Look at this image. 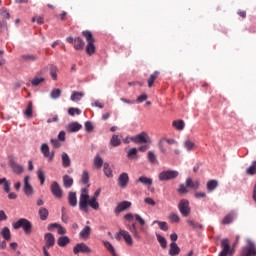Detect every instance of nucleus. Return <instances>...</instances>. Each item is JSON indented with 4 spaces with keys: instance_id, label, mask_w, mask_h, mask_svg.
<instances>
[{
    "instance_id": "1",
    "label": "nucleus",
    "mask_w": 256,
    "mask_h": 256,
    "mask_svg": "<svg viewBox=\"0 0 256 256\" xmlns=\"http://www.w3.org/2000/svg\"><path fill=\"white\" fill-rule=\"evenodd\" d=\"M89 207L94 209V211H98L99 202L97 201V198L91 197L89 199V191L86 188H83L80 193L79 209L83 213H89Z\"/></svg>"
},
{
    "instance_id": "2",
    "label": "nucleus",
    "mask_w": 256,
    "mask_h": 256,
    "mask_svg": "<svg viewBox=\"0 0 256 256\" xmlns=\"http://www.w3.org/2000/svg\"><path fill=\"white\" fill-rule=\"evenodd\" d=\"M12 227L15 230L23 229V231H24V233H26V235H31V231L33 229V224L28 219L21 218L18 221L14 222L12 224Z\"/></svg>"
},
{
    "instance_id": "3",
    "label": "nucleus",
    "mask_w": 256,
    "mask_h": 256,
    "mask_svg": "<svg viewBox=\"0 0 256 256\" xmlns=\"http://www.w3.org/2000/svg\"><path fill=\"white\" fill-rule=\"evenodd\" d=\"M82 35L88 43L86 46V53L88 55H93V53H95V38L93 37V33L89 30H85L82 32Z\"/></svg>"
},
{
    "instance_id": "4",
    "label": "nucleus",
    "mask_w": 256,
    "mask_h": 256,
    "mask_svg": "<svg viewBox=\"0 0 256 256\" xmlns=\"http://www.w3.org/2000/svg\"><path fill=\"white\" fill-rule=\"evenodd\" d=\"M124 219L129 222L135 219V221H137V223H139V225L141 226L140 231H142V233H147V228H145V219H143L141 215L139 214L133 215L132 213H127L125 214Z\"/></svg>"
},
{
    "instance_id": "5",
    "label": "nucleus",
    "mask_w": 256,
    "mask_h": 256,
    "mask_svg": "<svg viewBox=\"0 0 256 256\" xmlns=\"http://www.w3.org/2000/svg\"><path fill=\"white\" fill-rule=\"evenodd\" d=\"M179 177V171L177 170H164L159 173V181H171Z\"/></svg>"
},
{
    "instance_id": "6",
    "label": "nucleus",
    "mask_w": 256,
    "mask_h": 256,
    "mask_svg": "<svg viewBox=\"0 0 256 256\" xmlns=\"http://www.w3.org/2000/svg\"><path fill=\"white\" fill-rule=\"evenodd\" d=\"M221 251L218 256H233L234 249L231 248V245L229 244V239L224 238L221 240Z\"/></svg>"
},
{
    "instance_id": "7",
    "label": "nucleus",
    "mask_w": 256,
    "mask_h": 256,
    "mask_svg": "<svg viewBox=\"0 0 256 256\" xmlns=\"http://www.w3.org/2000/svg\"><path fill=\"white\" fill-rule=\"evenodd\" d=\"M247 245L242 248L241 256H255L256 246L255 243L249 239L246 240Z\"/></svg>"
},
{
    "instance_id": "8",
    "label": "nucleus",
    "mask_w": 256,
    "mask_h": 256,
    "mask_svg": "<svg viewBox=\"0 0 256 256\" xmlns=\"http://www.w3.org/2000/svg\"><path fill=\"white\" fill-rule=\"evenodd\" d=\"M178 209L182 215V217H189L191 215V206L189 204V200L182 199L178 204Z\"/></svg>"
},
{
    "instance_id": "9",
    "label": "nucleus",
    "mask_w": 256,
    "mask_h": 256,
    "mask_svg": "<svg viewBox=\"0 0 256 256\" xmlns=\"http://www.w3.org/2000/svg\"><path fill=\"white\" fill-rule=\"evenodd\" d=\"M134 143L136 145H143V143H146V145H151V137H149L147 132H141L134 135Z\"/></svg>"
},
{
    "instance_id": "10",
    "label": "nucleus",
    "mask_w": 256,
    "mask_h": 256,
    "mask_svg": "<svg viewBox=\"0 0 256 256\" xmlns=\"http://www.w3.org/2000/svg\"><path fill=\"white\" fill-rule=\"evenodd\" d=\"M40 152L42 153L43 157L47 159L50 163L55 159V151H51L49 148V144L42 143L40 146Z\"/></svg>"
},
{
    "instance_id": "11",
    "label": "nucleus",
    "mask_w": 256,
    "mask_h": 256,
    "mask_svg": "<svg viewBox=\"0 0 256 256\" xmlns=\"http://www.w3.org/2000/svg\"><path fill=\"white\" fill-rule=\"evenodd\" d=\"M50 191L56 199L63 197V190L57 181H54L50 186Z\"/></svg>"
},
{
    "instance_id": "12",
    "label": "nucleus",
    "mask_w": 256,
    "mask_h": 256,
    "mask_svg": "<svg viewBox=\"0 0 256 256\" xmlns=\"http://www.w3.org/2000/svg\"><path fill=\"white\" fill-rule=\"evenodd\" d=\"M91 251V248L83 242L76 244L73 248L74 255H79V253H91Z\"/></svg>"
},
{
    "instance_id": "13",
    "label": "nucleus",
    "mask_w": 256,
    "mask_h": 256,
    "mask_svg": "<svg viewBox=\"0 0 256 256\" xmlns=\"http://www.w3.org/2000/svg\"><path fill=\"white\" fill-rule=\"evenodd\" d=\"M129 207H131L130 201H122L117 204L116 208L114 209V213H116V215H119V213H123V211H127Z\"/></svg>"
},
{
    "instance_id": "14",
    "label": "nucleus",
    "mask_w": 256,
    "mask_h": 256,
    "mask_svg": "<svg viewBox=\"0 0 256 256\" xmlns=\"http://www.w3.org/2000/svg\"><path fill=\"white\" fill-rule=\"evenodd\" d=\"M119 235H121V237H123V239L125 240V242L127 243V245H133V237L131 236V234L126 231V230H120L119 233L116 236V239H121L119 237Z\"/></svg>"
},
{
    "instance_id": "15",
    "label": "nucleus",
    "mask_w": 256,
    "mask_h": 256,
    "mask_svg": "<svg viewBox=\"0 0 256 256\" xmlns=\"http://www.w3.org/2000/svg\"><path fill=\"white\" fill-rule=\"evenodd\" d=\"M44 241H45V246H43V249L46 248V251L47 249H50V247H53L55 245V236L51 233H46L44 235Z\"/></svg>"
},
{
    "instance_id": "16",
    "label": "nucleus",
    "mask_w": 256,
    "mask_h": 256,
    "mask_svg": "<svg viewBox=\"0 0 256 256\" xmlns=\"http://www.w3.org/2000/svg\"><path fill=\"white\" fill-rule=\"evenodd\" d=\"M129 183V174L126 172H123L118 177V185L121 187V189H125Z\"/></svg>"
},
{
    "instance_id": "17",
    "label": "nucleus",
    "mask_w": 256,
    "mask_h": 256,
    "mask_svg": "<svg viewBox=\"0 0 256 256\" xmlns=\"http://www.w3.org/2000/svg\"><path fill=\"white\" fill-rule=\"evenodd\" d=\"M9 166L11 167V169L15 173V175H21V173H23V171H24L23 165L15 162V160H10Z\"/></svg>"
},
{
    "instance_id": "18",
    "label": "nucleus",
    "mask_w": 256,
    "mask_h": 256,
    "mask_svg": "<svg viewBox=\"0 0 256 256\" xmlns=\"http://www.w3.org/2000/svg\"><path fill=\"white\" fill-rule=\"evenodd\" d=\"M37 59H39L37 54H23L20 56V61H22V63H35Z\"/></svg>"
},
{
    "instance_id": "19",
    "label": "nucleus",
    "mask_w": 256,
    "mask_h": 256,
    "mask_svg": "<svg viewBox=\"0 0 256 256\" xmlns=\"http://www.w3.org/2000/svg\"><path fill=\"white\" fill-rule=\"evenodd\" d=\"M48 231H53V229H57L58 235H65L67 230L61 226L59 223H51L47 226Z\"/></svg>"
},
{
    "instance_id": "20",
    "label": "nucleus",
    "mask_w": 256,
    "mask_h": 256,
    "mask_svg": "<svg viewBox=\"0 0 256 256\" xmlns=\"http://www.w3.org/2000/svg\"><path fill=\"white\" fill-rule=\"evenodd\" d=\"M139 183L145 185L146 187H151V185H153V179L147 176H140L135 180V185H139Z\"/></svg>"
},
{
    "instance_id": "21",
    "label": "nucleus",
    "mask_w": 256,
    "mask_h": 256,
    "mask_svg": "<svg viewBox=\"0 0 256 256\" xmlns=\"http://www.w3.org/2000/svg\"><path fill=\"white\" fill-rule=\"evenodd\" d=\"M83 129V125H81L79 122H71L67 126L68 133H78V131H81Z\"/></svg>"
},
{
    "instance_id": "22",
    "label": "nucleus",
    "mask_w": 256,
    "mask_h": 256,
    "mask_svg": "<svg viewBox=\"0 0 256 256\" xmlns=\"http://www.w3.org/2000/svg\"><path fill=\"white\" fill-rule=\"evenodd\" d=\"M29 179H30L29 176L24 177V188H23L25 195H27L28 197L30 195H33V186L30 185Z\"/></svg>"
},
{
    "instance_id": "23",
    "label": "nucleus",
    "mask_w": 256,
    "mask_h": 256,
    "mask_svg": "<svg viewBox=\"0 0 256 256\" xmlns=\"http://www.w3.org/2000/svg\"><path fill=\"white\" fill-rule=\"evenodd\" d=\"M181 253V248L177 245V242L170 243L169 255L170 256H177Z\"/></svg>"
},
{
    "instance_id": "24",
    "label": "nucleus",
    "mask_w": 256,
    "mask_h": 256,
    "mask_svg": "<svg viewBox=\"0 0 256 256\" xmlns=\"http://www.w3.org/2000/svg\"><path fill=\"white\" fill-rule=\"evenodd\" d=\"M61 159H62V167H64V169L71 167V158L69 157V154H67L66 152H63L61 155Z\"/></svg>"
},
{
    "instance_id": "25",
    "label": "nucleus",
    "mask_w": 256,
    "mask_h": 256,
    "mask_svg": "<svg viewBox=\"0 0 256 256\" xmlns=\"http://www.w3.org/2000/svg\"><path fill=\"white\" fill-rule=\"evenodd\" d=\"M68 203L70 207H77V193L69 192L68 193Z\"/></svg>"
},
{
    "instance_id": "26",
    "label": "nucleus",
    "mask_w": 256,
    "mask_h": 256,
    "mask_svg": "<svg viewBox=\"0 0 256 256\" xmlns=\"http://www.w3.org/2000/svg\"><path fill=\"white\" fill-rule=\"evenodd\" d=\"M237 217V213L235 211L230 212L227 214L224 219L222 220V225H229Z\"/></svg>"
},
{
    "instance_id": "27",
    "label": "nucleus",
    "mask_w": 256,
    "mask_h": 256,
    "mask_svg": "<svg viewBox=\"0 0 256 256\" xmlns=\"http://www.w3.org/2000/svg\"><path fill=\"white\" fill-rule=\"evenodd\" d=\"M73 177L69 176V175H64L63 176V185L65 187V189H71L73 187Z\"/></svg>"
},
{
    "instance_id": "28",
    "label": "nucleus",
    "mask_w": 256,
    "mask_h": 256,
    "mask_svg": "<svg viewBox=\"0 0 256 256\" xmlns=\"http://www.w3.org/2000/svg\"><path fill=\"white\" fill-rule=\"evenodd\" d=\"M83 47H85V42L81 37H77L74 39V49L76 51H83Z\"/></svg>"
},
{
    "instance_id": "29",
    "label": "nucleus",
    "mask_w": 256,
    "mask_h": 256,
    "mask_svg": "<svg viewBox=\"0 0 256 256\" xmlns=\"http://www.w3.org/2000/svg\"><path fill=\"white\" fill-rule=\"evenodd\" d=\"M91 235V227L85 226L79 233L80 239H89V236Z\"/></svg>"
},
{
    "instance_id": "30",
    "label": "nucleus",
    "mask_w": 256,
    "mask_h": 256,
    "mask_svg": "<svg viewBox=\"0 0 256 256\" xmlns=\"http://www.w3.org/2000/svg\"><path fill=\"white\" fill-rule=\"evenodd\" d=\"M183 147L188 153H191V151L195 149V142H193L190 139H187L183 142Z\"/></svg>"
},
{
    "instance_id": "31",
    "label": "nucleus",
    "mask_w": 256,
    "mask_h": 256,
    "mask_svg": "<svg viewBox=\"0 0 256 256\" xmlns=\"http://www.w3.org/2000/svg\"><path fill=\"white\" fill-rule=\"evenodd\" d=\"M38 214L41 221H47V219H49V210L45 207H41Z\"/></svg>"
},
{
    "instance_id": "32",
    "label": "nucleus",
    "mask_w": 256,
    "mask_h": 256,
    "mask_svg": "<svg viewBox=\"0 0 256 256\" xmlns=\"http://www.w3.org/2000/svg\"><path fill=\"white\" fill-rule=\"evenodd\" d=\"M84 96H85V94L83 92L73 91L70 96V99L74 103H77L78 101H81V99H83Z\"/></svg>"
},
{
    "instance_id": "33",
    "label": "nucleus",
    "mask_w": 256,
    "mask_h": 256,
    "mask_svg": "<svg viewBox=\"0 0 256 256\" xmlns=\"http://www.w3.org/2000/svg\"><path fill=\"white\" fill-rule=\"evenodd\" d=\"M0 235L5 241H11V230L9 229V227L2 228Z\"/></svg>"
},
{
    "instance_id": "34",
    "label": "nucleus",
    "mask_w": 256,
    "mask_h": 256,
    "mask_svg": "<svg viewBox=\"0 0 256 256\" xmlns=\"http://www.w3.org/2000/svg\"><path fill=\"white\" fill-rule=\"evenodd\" d=\"M186 187H189L190 189H193V191H197L199 189V182L193 181L191 178L186 179Z\"/></svg>"
},
{
    "instance_id": "35",
    "label": "nucleus",
    "mask_w": 256,
    "mask_h": 256,
    "mask_svg": "<svg viewBox=\"0 0 256 256\" xmlns=\"http://www.w3.org/2000/svg\"><path fill=\"white\" fill-rule=\"evenodd\" d=\"M172 126L177 129V131H183L185 129V121L183 120H174Z\"/></svg>"
},
{
    "instance_id": "36",
    "label": "nucleus",
    "mask_w": 256,
    "mask_h": 256,
    "mask_svg": "<svg viewBox=\"0 0 256 256\" xmlns=\"http://www.w3.org/2000/svg\"><path fill=\"white\" fill-rule=\"evenodd\" d=\"M103 172L106 177L108 178L113 177V170L111 169V166L107 162H105L103 165Z\"/></svg>"
},
{
    "instance_id": "37",
    "label": "nucleus",
    "mask_w": 256,
    "mask_h": 256,
    "mask_svg": "<svg viewBox=\"0 0 256 256\" xmlns=\"http://www.w3.org/2000/svg\"><path fill=\"white\" fill-rule=\"evenodd\" d=\"M24 115L28 118L31 119L33 117V102H28V105L24 111Z\"/></svg>"
},
{
    "instance_id": "38",
    "label": "nucleus",
    "mask_w": 256,
    "mask_h": 256,
    "mask_svg": "<svg viewBox=\"0 0 256 256\" xmlns=\"http://www.w3.org/2000/svg\"><path fill=\"white\" fill-rule=\"evenodd\" d=\"M70 242L71 240L69 239V236H61L58 238L59 247H66Z\"/></svg>"
},
{
    "instance_id": "39",
    "label": "nucleus",
    "mask_w": 256,
    "mask_h": 256,
    "mask_svg": "<svg viewBox=\"0 0 256 256\" xmlns=\"http://www.w3.org/2000/svg\"><path fill=\"white\" fill-rule=\"evenodd\" d=\"M217 185H218L217 180H209L206 184V189L211 193L215 191V189H217Z\"/></svg>"
},
{
    "instance_id": "40",
    "label": "nucleus",
    "mask_w": 256,
    "mask_h": 256,
    "mask_svg": "<svg viewBox=\"0 0 256 256\" xmlns=\"http://www.w3.org/2000/svg\"><path fill=\"white\" fill-rule=\"evenodd\" d=\"M157 241L162 249H167V239L161 234H156Z\"/></svg>"
},
{
    "instance_id": "41",
    "label": "nucleus",
    "mask_w": 256,
    "mask_h": 256,
    "mask_svg": "<svg viewBox=\"0 0 256 256\" xmlns=\"http://www.w3.org/2000/svg\"><path fill=\"white\" fill-rule=\"evenodd\" d=\"M93 163H94V166L96 167V169H101V167H103V158H101V156L99 155H96L93 159Z\"/></svg>"
},
{
    "instance_id": "42",
    "label": "nucleus",
    "mask_w": 256,
    "mask_h": 256,
    "mask_svg": "<svg viewBox=\"0 0 256 256\" xmlns=\"http://www.w3.org/2000/svg\"><path fill=\"white\" fill-rule=\"evenodd\" d=\"M110 145L112 147H119L121 145V139H119V135H113L110 139Z\"/></svg>"
},
{
    "instance_id": "43",
    "label": "nucleus",
    "mask_w": 256,
    "mask_h": 256,
    "mask_svg": "<svg viewBox=\"0 0 256 256\" xmlns=\"http://www.w3.org/2000/svg\"><path fill=\"white\" fill-rule=\"evenodd\" d=\"M103 245L105 247V249H107V251H109V253H111V255H115V247H113V244H111V242L105 240L103 241Z\"/></svg>"
},
{
    "instance_id": "44",
    "label": "nucleus",
    "mask_w": 256,
    "mask_h": 256,
    "mask_svg": "<svg viewBox=\"0 0 256 256\" xmlns=\"http://www.w3.org/2000/svg\"><path fill=\"white\" fill-rule=\"evenodd\" d=\"M247 175H255L256 174V160L252 162V164L246 169Z\"/></svg>"
},
{
    "instance_id": "45",
    "label": "nucleus",
    "mask_w": 256,
    "mask_h": 256,
    "mask_svg": "<svg viewBox=\"0 0 256 256\" xmlns=\"http://www.w3.org/2000/svg\"><path fill=\"white\" fill-rule=\"evenodd\" d=\"M57 71H59V68H57V66L52 65L50 67V77L53 79V81H57Z\"/></svg>"
},
{
    "instance_id": "46",
    "label": "nucleus",
    "mask_w": 256,
    "mask_h": 256,
    "mask_svg": "<svg viewBox=\"0 0 256 256\" xmlns=\"http://www.w3.org/2000/svg\"><path fill=\"white\" fill-rule=\"evenodd\" d=\"M159 76V72L155 71L153 74L150 75L148 79V87H153V83H155V79Z\"/></svg>"
},
{
    "instance_id": "47",
    "label": "nucleus",
    "mask_w": 256,
    "mask_h": 256,
    "mask_svg": "<svg viewBox=\"0 0 256 256\" xmlns=\"http://www.w3.org/2000/svg\"><path fill=\"white\" fill-rule=\"evenodd\" d=\"M159 225V229H161V231H168L169 230V226L167 225V222H161V221H158V220H155L153 222V225Z\"/></svg>"
},
{
    "instance_id": "48",
    "label": "nucleus",
    "mask_w": 256,
    "mask_h": 256,
    "mask_svg": "<svg viewBox=\"0 0 256 256\" xmlns=\"http://www.w3.org/2000/svg\"><path fill=\"white\" fill-rule=\"evenodd\" d=\"M51 99H59L61 97V89L54 88L50 93Z\"/></svg>"
},
{
    "instance_id": "49",
    "label": "nucleus",
    "mask_w": 256,
    "mask_h": 256,
    "mask_svg": "<svg viewBox=\"0 0 256 256\" xmlns=\"http://www.w3.org/2000/svg\"><path fill=\"white\" fill-rule=\"evenodd\" d=\"M147 159L149 163H157V155L153 151H148L147 153Z\"/></svg>"
},
{
    "instance_id": "50",
    "label": "nucleus",
    "mask_w": 256,
    "mask_h": 256,
    "mask_svg": "<svg viewBox=\"0 0 256 256\" xmlns=\"http://www.w3.org/2000/svg\"><path fill=\"white\" fill-rule=\"evenodd\" d=\"M81 183H83V185H87V183H89V172L87 170L82 172Z\"/></svg>"
},
{
    "instance_id": "51",
    "label": "nucleus",
    "mask_w": 256,
    "mask_h": 256,
    "mask_svg": "<svg viewBox=\"0 0 256 256\" xmlns=\"http://www.w3.org/2000/svg\"><path fill=\"white\" fill-rule=\"evenodd\" d=\"M68 115H70V117H75V115H81V109L71 107L68 109Z\"/></svg>"
},
{
    "instance_id": "52",
    "label": "nucleus",
    "mask_w": 256,
    "mask_h": 256,
    "mask_svg": "<svg viewBox=\"0 0 256 256\" xmlns=\"http://www.w3.org/2000/svg\"><path fill=\"white\" fill-rule=\"evenodd\" d=\"M37 177L40 181V184L44 185L45 184V172H43V169H39L37 171Z\"/></svg>"
},
{
    "instance_id": "53",
    "label": "nucleus",
    "mask_w": 256,
    "mask_h": 256,
    "mask_svg": "<svg viewBox=\"0 0 256 256\" xmlns=\"http://www.w3.org/2000/svg\"><path fill=\"white\" fill-rule=\"evenodd\" d=\"M164 143H165V138L160 139L158 142V149L160 153L166 154L167 149H165Z\"/></svg>"
},
{
    "instance_id": "54",
    "label": "nucleus",
    "mask_w": 256,
    "mask_h": 256,
    "mask_svg": "<svg viewBox=\"0 0 256 256\" xmlns=\"http://www.w3.org/2000/svg\"><path fill=\"white\" fill-rule=\"evenodd\" d=\"M43 81H45V78H43V77H35L31 81V85H32V87H37V85H41V83H43Z\"/></svg>"
},
{
    "instance_id": "55",
    "label": "nucleus",
    "mask_w": 256,
    "mask_h": 256,
    "mask_svg": "<svg viewBox=\"0 0 256 256\" xmlns=\"http://www.w3.org/2000/svg\"><path fill=\"white\" fill-rule=\"evenodd\" d=\"M177 191L181 195H185V194L189 193V190L187 189V184L186 185L185 184H180Z\"/></svg>"
},
{
    "instance_id": "56",
    "label": "nucleus",
    "mask_w": 256,
    "mask_h": 256,
    "mask_svg": "<svg viewBox=\"0 0 256 256\" xmlns=\"http://www.w3.org/2000/svg\"><path fill=\"white\" fill-rule=\"evenodd\" d=\"M137 148H131L130 150H128L127 152V158L128 159H135V156L137 155Z\"/></svg>"
},
{
    "instance_id": "57",
    "label": "nucleus",
    "mask_w": 256,
    "mask_h": 256,
    "mask_svg": "<svg viewBox=\"0 0 256 256\" xmlns=\"http://www.w3.org/2000/svg\"><path fill=\"white\" fill-rule=\"evenodd\" d=\"M168 219L170 220L171 223H179L180 221L179 215H177L176 213H171L168 216Z\"/></svg>"
},
{
    "instance_id": "58",
    "label": "nucleus",
    "mask_w": 256,
    "mask_h": 256,
    "mask_svg": "<svg viewBox=\"0 0 256 256\" xmlns=\"http://www.w3.org/2000/svg\"><path fill=\"white\" fill-rule=\"evenodd\" d=\"M2 185H3V187H4L5 193H10V192H11V182H9V181L7 180V178H5V181L2 182Z\"/></svg>"
},
{
    "instance_id": "59",
    "label": "nucleus",
    "mask_w": 256,
    "mask_h": 256,
    "mask_svg": "<svg viewBox=\"0 0 256 256\" xmlns=\"http://www.w3.org/2000/svg\"><path fill=\"white\" fill-rule=\"evenodd\" d=\"M187 223L193 229H203V226L201 224H196L193 220H187Z\"/></svg>"
},
{
    "instance_id": "60",
    "label": "nucleus",
    "mask_w": 256,
    "mask_h": 256,
    "mask_svg": "<svg viewBox=\"0 0 256 256\" xmlns=\"http://www.w3.org/2000/svg\"><path fill=\"white\" fill-rule=\"evenodd\" d=\"M50 142L53 145V147H55V149H59V147H61V140L59 139L52 138Z\"/></svg>"
},
{
    "instance_id": "61",
    "label": "nucleus",
    "mask_w": 256,
    "mask_h": 256,
    "mask_svg": "<svg viewBox=\"0 0 256 256\" xmlns=\"http://www.w3.org/2000/svg\"><path fill=\"white\" fill-rule=\"evenodd\" d=\"M135 136H126L124 139H123V143L125 145H129V143H135Z\"/></svg>"
},
{
    "instance_id": "62",
    "label": "nucleus",
    "mask_w": 256,
    "mask_h": 256,
    "mask_svg": "<svg viewBox=\"0 0 256 256\" xmlns=\"http://www.w3.org/2000/svg\"><path fill=\"white\" fill-rule=\"evenodd\" d=\"M85 131H87V133H91V131H93V124L91 121L85 122Z\"/></svg>"
},
{
    "instance_id": "63",
    "label": "nucleus",
    "mask_w": 256,
    "mask_h": 256,
    "mask_svg": "<svg viewBox=\"0 0 256 256\" xmlns=\"http://www.w3.org/2000/svg\"><path fill=\"white\" fill-rule=\"evenodd\" d=\"M144 203H146L147 205H150L151 207H155V200H153V198L151 197L145 198Z\"/></svg>"
},
{
    "instance_id": "64",
    "label": "nucleus",
    "mask_w": 256,
    "mask_h": 256,
    "mask_svg": "<svg viewBox=\"0 0 256 256\" xmlns=\"http://www.w3.org/2000/svg\"><path fill=\"white\" fill-rule=\"evenodd\" d=\"M147 94L143 93L142 95L138 96L136 99V103H143L147 99Z\"/></svg>"
}]
</instances>
